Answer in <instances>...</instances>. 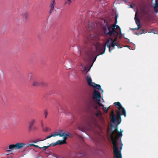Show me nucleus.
Returning a JSON list of instances; mask_svg holds the SVG:
<instances>
[{"instance_id": "33", "label": "nucleus", "mask_w": 158, "mask_h": 158, "mask_svg": "<svg viewBox=\"0 0 158 158\" xmlns=\"http://www.w3.org/2000/svg\"><path fill=\"white\" fill-rule=\"evenodd\" d=\"M137 25L138 26V27L137 28H135L134 29L139 30L141 27V26L140 25V23H139L138 24H137Z\"/></svg>"}, {"instance_id": "51", "label": "nucleus", "mask_w": 158, "mask_h": 158, "mask_svg": "<svg viewBox=\"0 0 158 158\" xmlns=\"http://www.w3.org/2000/svg\"><path fill=\"white\" fill-rule=\"evenodd\" d=\"M128 48L130 47L129 46H127Z\"/></svg>"}, {"instance_id": "11", "label": "nucleus", "mask_w": 158, "mask_h": 158, "mask_svg": "<svg viewBox=\"0 0 158 158\" xmlns=\"http://www.w3.org/2000/svg\"><path fill=\"white\" fill-rule=\"evenodd\" d=\"M116 114L119 113V114H120V116L123 115L125 117H126V116L125 110L124 108H123L122 106L121 108H120V110L118 109L116 111Z\"/></svg>"}, {"instance_id": "32", "label": "nucleus", "mask_w": 158, "mask_h": 158, "mask_svg": "<svg viewBox=\"0 0 158 158\" xmlns=\"http://www.w3.org/2000/svg\"><path fill=\"white\" fill-rule=\"evenodd\" d=\"M44 114L45 115V118H46L47 116L48 115V112L47 110H45L44 111Z\"/></svg>"}, {"instance_id": "46", "label": "nucleus", "mask_w": 158, "mask_h": 158, "mask_svg": "<svg viewBox=\"0 0 158 158\" xmlns=\"http://www.w3.org/2000/svg\"><path fill=\"white\" fill-rule=\"evenodd\" d=\"M80 155L81 156H83L84 155V154L83 153H80Z\"/></svg>"}, {"instance_id": "15", "label": "nucleus", "mask_w": 158, "mask_h": 158, "mask_svg": "<svg viewBox=\"0 0 158 158\" xmlns=\"http://www.w3.org/2000/svg\"><path fill=\"white\" fill-rule=\"evenodd\" d=\"M44 82L42 81L40 82H39L37 81H34L33 82L32 85L34 86H38L40 85H44Z\"/></svg>"}, {"instance_id": "13", "label": "nucleus", "mask_w": 158, "mask_h": 158, "mask_svg": "<svg viewBox=\"0 0 158 158\" xmlns=\"http://www.w3.org/2000/svg\"><path fill=\"white\" fill-rule=\"evenodd\" d=\"M88 30L91 31L95 27L94 24L93 23L89 21L88 22Z\"/></svg>"}, {"instance_id": "9", "label": "nucleus", "mask_w": 158, "mask_h": 158, "mask_svg": "<svg viewBox=\"0 0 158 158\" xmlns=\"http://www.w3.org/2000/svg\"><path fill=\"white\" fill-rule=\"evenodd\" d=\"M35 119H33L29 122L28 127V130L29 131H30L32 130H35L37 129L36 127L33 126V125L35 123Z\"/></svg>"}, {"instance_id": "23", "label": "nucleus", "mask_w": 158, "mask_h": 158, "mask_svg": "<svg viewBox=\"0 0 158 158\" xmlns=\"http://www.w3.org/2000/svg\"><path fill=\"white\" fill-rule=\"evenodd\" d=\"M135 19L136 24L140 23L139 19L137 17V12L136 13L135 17Z\"/></svg>"}, {"instance_id": "42", "label": "nucleus", "mask_w": 158, "mask_h": 158, "mask_svg": "<svg viewBox=\"0 0 158 158\" xmlns=\"http://www.w3.org/2000/svg\"><path fill=\"white\" fill-rule=\"evenodd\" d=\"M118 15L117 14H116L115 15V19L116 20L117 19H117L118 18Z\"/></svg>"}, {"instance_id": "22", "label": "nucleus", "mask_w": 158, "mask_h": 158, "mask_svg": "<svg viewBox=\"0 0 158 158\" xmlns=\"http://www.w3.org/2000/svg\"><path fill=\"white\" fill-rule=\"evenodd\" d=\"M56 142L57 145H61L66 143V141L62 140H58Z\"/></svg>"}, {"instance_id": "25", "label": "nucleus", "mask_w": 158, "mask_h": 158, "mask_svg": "<svg viewBox=\"0 0 158 158\" xmlns=\"http://www.w3.org/2000/svg\"><path fill=\"white\" fill-rule=\"evenodd\" d=\"M62 130H60L59 132H58L59 134H60V135H63V136L64 135H69V132H68L67 134H65L64 132L62 133Z\"/></svg>"}, {"instance_id": "3", "label": "nucleus", "mask_w": 158, "mask_h": 158, "mask_svg": "<svg viewBox=\"0 0 158 158\" xmlns=\"http://www.w3.org/2000/svg\"><path fill=\"white\" fill-rule=\"evenodd\" d=\"M104 24L102 26L103 31L105 34L110 36H111L114 33L117 35L118 32L115 30V29H119L120 30V34H121V29L120 27L117 25H113L111 27H109L108 23L104 20Z\"/></svg>"}, {"instance_id": "12", "label": "nucleus", "mask_w": 158, "mask_h": 158, "mask_svg": "<svg viewBox=\"0 0 158 158\" xmlns=\"http://www.w3.org/2000/svg\"><path fill=\"white\" fill-rule=\"evenodd\" d=\"M56 5L55 0H53L51 3L50 8V10L49 12V14H51L53 12L54 10L55 6Z\"/></svg>"}, {"instance_id": "39", "label": "nucleus", "mask_w": 158, "mask_h": 158, "mask_svg": "<svg viewBox=\"0 0 158 158\" xmlns=\"http://www.w3.org/2000/svg\"><path fill=\"white\" fill-rule=\"evenodd\" d=\"M34 144H28L27 146V147H28L29 146H33L34 147Z\"/></svg>"}, {"instance_id": "18", "label": "nucleus", "mask_w": 158, "mask_h": 158, "mask_svg": "<svg viewBox=\"0 0 158 158\" xmlns=\"http://www.w3.org/2000/svg\"><path fill=\"white\" fill-rule=\"evenodd\" d=\"M92 86L94 88L98 90L100 89L102 92H103V90L101 88V86L97 84L94 83L93 85V86Z\"/></svg>"}, {"instance_id": "20", "label": "nucleus", "mask_w": 158, "mask_h": 158, "mask_svg": "<svg viewBox=\"0 0 158 158\" xmlns=\"http://www.w3.org/2000/svg\"><path fill=\"white\" fill-rule=\"evenodd\" d=\"M114 105L115 106L118 108V110L119 109V110H120V108L122 106L119 102H115L114 103Z\"/></svg>"}, {"instance_id": "7", "label": "nucleus", "mask_w": 158, "mask_h": 158, "mask_svg": "<svg viewBox=\"0 0 158 158\" xmlns=\"http://www.w3.org/2000/svg\"><path fill=\"white\" fill-rule=\"evenodd\" d=\"M101 97V94L98 91L95 90H94L93 92V99L94 101L101 102L100 98Z\"/></svg>"}, {"instance_id": "40", "label": "nucleus", "mask_w": 158, "mask_h": 158, "mask_svg": "<svg viewBox=\"0 0 158 158\" xmlns=\"http://www.w3.org/2000/svg\"><path fill=\"white\" fill-rule=\"evenodd\" d=\"M48 127H46L45 129H43V131L45 132L47 131H48Z\"/></svg>"}, {"instance_id": "41", "label": "nucleus", "mask_w": 158, "mask_h": 158, "mask_svg": "<svg viewBox=\"0 0 158 158\" xmlns=\"http://www.w3.org/2000/svg\"><path fill=\"white\" fill-rule=\"evenodd\" d=\"M61 111L62 112V111L61 107L60 106V107L58 108V112H60Z\"/></svg>"}, {"instance_id": "36", "label": "nucleus", "mask_w": 158, "mask_h": 158, "mask_svg": "<svg viewBox=\"0 0 158 158\" xmlns=\"http://www.w3.org/2000/svg\"><path fill=\"white\" fill-rule=\"evenodd\" d=\"M147 32V31L145 30L144 29H143L142 30V32L140 34H141L143 33H146Z\"/></svg>"}, {"instance_id": "53", "label": "nucleus", "mask_w": 158, "mask_h": 158, "mask_svg": "<svg viewBox=\"0 0 158 158\" xmlns=\"http://www.w3.org/2000/svg\"><path fill=\"white\" fill-rule=\"evenodd\" d=\"M124 1H125V2H126V0H123Z\"/></svg>"}, {"instance_id": "24", "label": "nucleus", "mask_w": 158, "mask_h": 158, "mask_svg": "<svg viewBox=\"0 0 158 158\" xmlns=\"http://www.w3.org/2000/svg\"><path fill=\"white\" fill-rule=\"evenodd\" d=\"M56 135H53L52 133L51 134L48 136H47L46 138L45 139H43V140H39V141H44V140L47 139H49V138H51V137H55L56 136Z\"/></svg>"}, {"instance_id": "44", "label": "nucleus", "mask_w": 158, "mask_h": 158, "mask_svg": "<svg viewBox=\"0 0 158 158\" xmlns=\"http://www.w3.org/2000/svg\"><path fill=\"white\" fill-rule=\"evenodd\" d=\"M117 23V20L116 19L115 20V24L114 25H116V24Z\"/></svg>"}, {"instance_id": "35", "label": "nucleus", "mask_w": 158, "mask_h": 158, "mask_svg": "<svg viewBox=\"0 0 158 158\" xmlns=\"http://www.w3.org/2000/svg\"><path fill=\"white\" fill-rule=\"evenodd\" d=\"M50 145H49L48 146H44L43 147V150L45 151L47 148H48Z\"/></svg>"}, {"instance_id": "16", "label": "nucleus", "mask_w": 158, "mask_h": 158, "mask_svg": "<svg viewBox=\"0 0 158 158\" xmlns=\"http://www.w3.org/2000/svg\"><path fill=\"white\" fill-rule=\"evenodd\" d=\"M118 34V33H117V35H116L115 33H114V34H113V35L112 36H114L115 37L114 39L113 40L112 38H110L108 40H110V41H111L112 42L111 43H115V42H116L117 41Z\"/></svg>"}, {"instance_id": "37", "label": "nucleus", "mask_w": 158, "mask_h": 158, "mask_svg": "<svg viewBox=\"0 0 158 158\" xmlns=\"http://www.w3.org/2000/svg\"><path fill=\"white\" fill-rule=\"evenodd\" d=\"M56 145H57V144L56 143V142L55 143H52L50 145H50V146L51 145H52L53 146H54Z\"/></svg>"}, {"instance_id": "6", "label": "nucleus", "mask_w": 158, "mask_h": 158, "mask_svg": "<svg viewBox=\"0 0 158 158\" xmlns=\"http://www.w3.org/2000/svg\"><path fill=\"white\" fill-rule=\"evenodd\" d=\"M94 107L95 110L97 113L95 114V115L98 119L100 120H102L103 119L102 113L101 111L98 110V106L95 104L93 105Z\"/></svg>"}, {"instance_id": "52", "label": "nucleus", "mask_w": 158, "mask_h": 158, "mask_svg": "<svg viewBox=\"0 0 158 158\" xmlns=\"http://www.w3.org/2000/svg\"><path fill=\"white\" fill-rule=\"evenodd\" d=\"M36 158H40L39 157H37Z\"/></svg>"}, {"instance_id": "5", "label": "nucleus", "mask_w": 158, "mask_h": 158, "mask_svg": "<svg viewBox=\"0 0 158 158\" xmlns=\"http://www.w3.org/2000/svg\"><path fill=\"white\" fill-rule=\"evenodd\" d=\"M116 114L117 116L116 118L114 112L113 110H112L110 115V119L112 123H117L118 124L120 123L121 121V117L119 113Z\"/></svg>"}, {"instance_id": "4", "label": "nucleus", "mask_w": 158, "mask_h": 158, "mask_svg": "<svg viewBox=\"0 0 158 158\" xmlns=\"http://www.w3.org/2000/svg\"><path fill=\"white\" fill-rule=\"evenodd\" d=\"M26 145V144L23 143H18L15 144L10 145L8 148H6V150L9 152L12 150L20 149Z\"/></svg>"}, {"instance_id": "17", "label": "nucleus", "mask_w": 158, "mask_h": 158, "mask_svg": "<svg viewBox=\"0 0 158 158\" xmlns=\"http://www.w3.org/2000/svg\"><path fill=\"white\" fill-rule=\"evenodd\" d=\"M81 66L82 67V68L83 69L81 70L82 73H85L86 74L88 72L89 70H87L86 67L85 65L81 64Z\"/></svg>"}, {"instance_id": "50", "label": "nucleus", "mask_w": 158, "mask_h": 158, "mask_svg": "<svg viewBox=\"0 0 158 158\" xmlns=\"http://www.w3.org/2000/svg\"><path fill=\"white\" fill-rule=\"evenodd\" d=\"M41 126L43 128L44 127H43V125L42 123H41Z\"/></svg>"}, {"instance_id": "47", "label": "nucleus", "mask_w": 158, "mask_h": 158, "mask_svg": "<svg viewBox=\"0 0 158 158\" xmlns=\"http://www.w3.org/2000/svg\"><path fill=\"white\" fill-rule=\"evenodd\" d=\"M38 141H39V139H38ZM37 141H33V142L34 143H37Z\"/></svg>"}, {"instance_id": "45", "label": "nucleus", "mask_w": 158, "mask_h": 158, "mask_svg": "<svg viewBox=\"0 0 158 158\" xmlns=\"http://www.w3.org/2000/svg\"><path fill=\"white\" fill-rule=\"evenodd\" d=\"M135 5L134 4H131L130 5V6L131 7V8H132L133 6V5Z\"/></svg>"}, {"instance_id": "38", "label": "nucleus", "mask_w": 158, "mask_h": 158, "mask_svg": "<svg viewBox=\"0 0 158 158\" xmlns=\"http://www.w3.org/2000/svg\"><path fill=\"white\" fill-rule=\"evenodd\" d=\"M99 0L101 2V3L102 4H104V3H107V2H104L105 0Z\"/></svg>"}, {"instance_id": "48", "label": "nucleus", "mask_w": 158, "mask_h": 158, "mask_svg": "<svg viewBox=\"0 0 158 158\" xmlns=\"http://www.w3.org/2000/svg\"><path fill=\"white\" fill-rule=\"evenodd\" d=\"M135 34H136V35H139L140 34H139V33H137V32H136L135 33Z\"/></svg>"}, {"instance_id": "34", "label": "nucleus", "mask_w": 158, "mask_h": 158, "mask_svg": "<svg viewBox=\"0 0 158 158\" xmlns=\"http://www.w3.org/2000/svg\"><path fill=\"white\" fill-rule=\"evenodd\" d=\"M69 135H70V134H69V135H64V137H63V139H64V140H65V141H66V140L67 139V136H70Z\"/></svg>"}, {"instance_id": "14", "label": "nucleus", "mask_w": 158, "mask_h": 158, "mask_svg": "<svg viewBox=\"0 0 158 158\" xmlns=\"http://www.w3.org/2000/svg\"><path fill=\"white\" fill-rule=\"evenodd\" d=\"M86 79L88 85L91 86H93V85L94 84V82H92L91 77L88 76H86Z\"/></svg>"}, {"instance_id": "19", "label": "nucleus", "mask_w": 158, "mask_h": 158, "mask_svg": "<svg viewBox=\"0 0 158 158\" xmlns=\"http://www.w3.org/2000/svg\"><path fill=\"white\" fill-rule=\"evenodd\" d=\"M154 8L155 12L156 13H158V0H156Z\"/></svg>"}, {"instance_id": "30", "label": "nucleus", "mask_w": 158, "mask_h": 158, "mask_svg": "<svg viewBox=\"0 0 158 158\" xmlns=\"http://www.w3.org/2000/svg\"><path fill=\"white\" fill-rule=\"evenodd\" d=\"M104 111H105V112L106 113H107L108 111L109 108H106V107H105L104 108V109H102Z\"/></svg>"}, {"instance_id": "26", "label": "nucleus", "mask_w": 158, "mask_h": 158, "mask_svg": "<svg viewBox=\"0 0 158 158\" xmlns=\"http://www.w3.org/2000/svg\"><path fill=\"white\" fill-rule=\"evenodd\" d=\"M66 1L65 2V4H68L69 5H70L72 2L73 0H66Z\"/></svg>"}, {"instance_id": "27", "label": "nucleus", "mask_w": 158, "mask_h": 158, "mask_svg": "<svg viewBox=\"0 0 158 158\" xmlns=\"http://www.w3.org/2000/svg\"><path fill=\"white\" fill-rule=\"evenodd\" d=\"M122 145H123V144H122V145L120 147V151H118V152H120L121 154V150H122ZM114 158H115V155H114ZM121 156H122L121 155ZM118 156H119L118 157V158H122V156H121V157L119 155Z\"/></svg>"}, {"instance_id": "1", "label": "nucleus", "mask_w": 158, "mask_h": 158, "mask_svg": "<svg viewBox=\"0 0 158 158\" xmlns=\"http://www.w3.org/2000/svg\"><path fill=\"white\" fill-rule=\"evenodd\" d=\"M106 45L98 43H97L94 48L89 49L86 52V54L88 58L90 60H92L94 58L93 63L96 60L97 56V55L95 56L96 54V51L99 52L100 54L102 55L105 52L106 50Z\"/></svg>"}, {"instance_id": "28", "label": "nucleus", "mask_w": 158, "mask_h": 158, "mask_svg": "<svg viewBox=\"0 0 158 158\" xmlns=\"http://www.w3.org/2000/svg\"><path fill=\"white\" fill-rule=\"evenodd\" d=\"M54 135H56V136H60V137H62L63 136V135H60V134H58V132H54Z\"/></svg>"}, {"instance_id": "21", "label": "nucleus", "mask_w": 158, "mask_h": 158, "mask_svg": "<svg viewBox=\"0 0 158 158\" xmlns=\"http://www.w3.org/2000/svg\"><path fill=\"white\" fill-rule=\"evenodd\" d=\"M22 19L24 20H26L28 17V13L27 12H25L22 14Z\"/></svg>"}, {"instance_id": "2", "label": "nucleus", "mask_w": 158, "mask_h": 158, "mask_svg": "<svg viewBox=\"0 0 158 158\" xmlns=\"http://www.w3.org/2000/svg\"><path fill=\"white\" fill-rule=\"evenodd\" d=\"M118 126L116 125L114 128V131H112V133L113 134L114 132L116 135L115 137H114L113 135L111 136V139L112 143L113 144V150L114 155L115 156V158H118V156L120 155L121 157L120 152H118V147L117 143V140L119 138L122 136L123 131L121 129L120 132L118 130Z\"/></svg>"}, {"instance_id": "49", "label": "nucleus", "mask_w": 158, "mask_h": 158, "mask_svg": "<svg viewBox=\"0 0 158 158\" xmlns=\"http://www.w3.org/2000/svg\"><path fill=\"white\" fill-rule=\"evenodd\" d=\"M38 148L40 149H41L42 148H43V147H40L39 146V147H38Z\"/></svg>"}, {"instance_id": "43", "label": "nucleus", "mask_w": 158, "mask_h": 158, "mask_svg": "<svg viewBox=\"0 0 158 158\" xmlns=\"http://www.w3.org/2000/svg\"><path fill=\"white\" fill-rule=\"evenodd\" d=\"M34 146H34V147H35V148H38V147H39V146L38 145H35L34 144Z\"/></svg>"}, {"instance_id": "8", "label": "nucleus", "mask_w": 158, "mask_h": 158, "mask_svg": "<svg viewBox=\"0 0 158 158\" xmlns=\"http://www.w3.org/2000/svg\"><path fill=\"white\" fill-rule=\"evenodd\" d=\"M106 44L107 45L109 49V51L110 52H111V51L112 50V49H110L111 47L113 48H114V46H117L118 48H121L122 47L120 46V44L118 43H111V44L110 43V40H108L107 41Z\"/></svg>"}, {"instance_id": "10", "label": "nucleus", "mask_w": 158, "mask_h": 158, "mask_svg": "<svg viewBox=\"0 0 158 158\" xmlns=\"http://www.w3.org/2000/svg\"><path fill=\"white\" fill-rule=\"evenodd\" d=\"M95 39L94 35L93 34H90L89 36L86 37L85 38V41L86 43L89 42L93 43L94 42V40Z\"/></svg>"}, {"instance_id": "29", "label": "nucleus", "mask_w": 158, "mask_h": 158, "mask_svg": "<svg viewBox=\"0 0 158 158\" xmlns=\"http://www.w3.org/2000/svg\"><path fill=\"white\" fill-rule=\"evenodd\" d=\"M100 102H98V104L99 105V106H102V109H104V106Z\"/></svg>"}, {"instance_id": "31", "label": "nucleus", "mask_w": 158, "mask_h": 158, "mask_svg": "<svg viewBox=\"0 0 158 158\" xmlns=\"http://www.w3.org/2000/svg\"><path fill=\"white\" fill-rule=\"evenodd\" d=\"M33 76V75L31 73H30L28 74V77H29L30 78V79H31L32 77Z\"/></svg>"}]
</instances>
